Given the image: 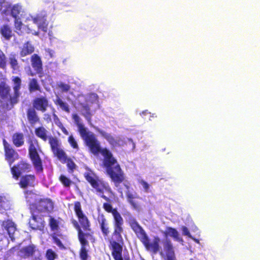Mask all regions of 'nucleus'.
Masks as SVG:
<instances>
[{"instance_id":"nucleus-1","label":"nucleus","mask_w":260,"mask_h":260,"mask_svg":"<svg viewBox=\"0 0 260 260\" xmlns=\"http://www.w3.org/2000/svg\"><path fill=\"white\" fill-rule=\"evenodd\" d=\"M81 137L92 153L96 155L101 153L103 156V167L118 191L122 194V189L119 187L125 180V175L116 158L108 149L101 147L100 142L93 134L87 132Z\"/></svg>"},{"instance_id":"nucleus-2","label":"nucleus","mask_w":260,"mask_h":260,"mask_svg":"<svg viewBox=\"0 0 260 260\" xmlns=\"http://www.w3.org/2000/svg\"><path fill=\"white\" fill-rule=\"evenodd\" d=\"M103 208L108 213L113 216V231L112 236L109 239V248L114 260H131L127 253L122 256L123 247L124 245L122 234L124 231V220L116 208H113L110 203H104Z\"/></svg>"},{"instance_id":"nucleus-3","label":"nucleus","mask_w":260,"mask_h":260,"mask_svg":"<svg viewBox=\"0 0 260 260\" xmlns=\"http://www.w3.org/2000/svg\"><path fill=\"white\" fill-rule=\"evenodd\" d=\"M129 224L147 250L150 251L153 254L159 252L164 260H177L174 247L170 240L167 239L163 241V248L160 250L159 246L160 239L158 236H155L152 242L150 243V239L146 232L135 219H132Z\"/></svg>"},{"instance_id":"nucleus-4","label":"nucleus","mask_w":260,"mask_h":260,"mask_svg":"<svg viewBox=\"0 0 260 260\" xmlns=\"http://www.w3.org/2000/svg\"><path fill=\"white\" fill-rule=\"evenodd\" d=\"M12 81L14 83L13 94L11 93L10 86L5 82L0 83V98L3 103L4 108L7 110L12 109L14 105L18 103L20 95V89L21 85L20 78L18 76L13 77Z\"/></svg>"},{"instance_id":"nucleus-5","label":"nucleus","mask_w":260,"mask_h":260,"mask_svg":"<svg viewBox=\"0 0 260 260\" xmlns=\"http://www.w3.org/2000/svg\"><path fill=\"white\" fill-rule=\"evenodd\" d=\"M29 209L31 213L32 222H30L31 228L35 230H41L44 227V221H41L39 224H36L38 220H42L41 218L38 217L35 214L42 212H51L54 209V203L49 198H42L37 200L35 203L29 204Z\"/></svg>"},{"instance_id":"nucleus-6","label":"nucleus","mask_w":260,"mask_h":260,"mask_svg":"<svg viewBox=\"0 0 260 260\" xmlns=\"http://www.w3.org/2000/svg\"><path fill=\"white\" fill-rule=\"evenodd\" d=\"M84 176L86 180L94 189L96 193L101 194V197L105 200L109 202L110 199L104 195V191L112 193L111 188L107 182H105L99 179V177L92 171L85 172Z\"/></svg>"},{"instance_id":"nucleus-7","label":"nucleus","mask_w":260,"mask_h":260,"mask_svg":"<svg viewBox=\"0 0 260 260\" xmlns=\"http://www.w3.org/2000/svg\"><path fill=\"white\" fill-rule=\"evenodd\" d=\"M73 223H74V227L77 231L78 239L81 245L79 257L81 260H87L88 257L87 248L89 247L87 240L93 243L95 242V238L94 236H92V233H85L84 231L80 229L76 221H74Z\"/></svg>"},{"instance_id":"nucleus-8","label":"nucleus","mask_w":260,"mask_h":260,"mask_svg":"<svg viewBox=\"0 0 260 260\" xmlns=\"http://www.w3.org/2000/svg\"><path fill=\"white\" fill-rule=\"evenodd\" d=\"M35 135L44 142L48 140L52 152H53L61 144L56 137L48 136L49 132L43 126H39L35 128Z\"/></svg>"},{"instance_id":"nucleus-9","label":"nucleus","mask_w":260,"mask_h":260,"mask_svg":"<svg viewBox=\"0 0 260 260\" xmlns=\"http://www.w3.org/2000/svg\"><path fill=\"white\" fill-rule=\"evenodd\" d=\"M28 154L36 171L37 172H42L43 171L42 160L35 145L32 142L29 145Z\"/></svg>"},{"instance_id":"nucleus-10","label":"nucleus","mask_w":260,"mask_h":260,"mask_svg":"<svg viewBox=\"0 0 260 260\" xmlns=\"http://www.w3.org/2000/svg\"><path fill=\"white\" fill-rule=\"evenodd\" d=\"M31 66L34 70V72L30 70L28 75L34 76L38 74L40 78L44 76L43 61L41 57L38 54H33L30 57Z\"/></svg>"},{"instance_id":"nucleus-11","label":"nucleus","mask_w":260,"mask_h":260,"mask_svg":"<svg viewBox=\"0 0 260 260\" xmlns=\"http://www.w3.org/2000/svg\"><path fill=\"white\" fill-rule=\"evenodd\" d=\"M54 156L56 157L62 163H67V166L69 172L72 173L76 169V165L71 158H68L64 150L58 146L53 152Z\"/></svg>"},{"instance_id":"nucleus-12","label":"nucleus","mask_w":260,"mask_h":260,"mask_svg":"<svg viewBox=\"0 0 260 260\" xmlns=\"http://www.w3.org/2000/svg\"><path fill=\"white\" fill-rule=\"evenodd\" d=\"M30 165L24 161H20L10 168L13 178L17 180L22 173L28 172L30 170Z\"/></svg>"},{"instance_id":"nucleus-13","label":"nucleus","mask_w":260,"mask_h":260,"mask_svg":"<svg viewBox=\"0 0 260 260\" xmlns=\"http://www.w3.org/2000/svg\"><path fill=\"white\" fill-rule=\"evenodd\" d=\"M3 145L5 159L7 161L9 166H11L18 158V153L6 140H3Z\"/></svg>"},{"instance_id":"nucleus-14","label":"nucleus","mask_w":260,"mask_h":260,"mask_svg":"<svg viewBox=\"0 0 260 260\" xmlns=\"http://www.w3.org/2000/svg\"><path fill=\"white\" fill-rule=\"evenodd\" d=\"M78 219V222L73 219L71 220V223L74 226V221H76L81 230L83 231H86V232H84L85 233H92V236H94V232L91 229V224L90 221L89 220L88 217L84 214L80 216L77 217Z\"/></svg>"},{"instance_id":"nucleus-15","label":"nucleus","mask_w":260,"mask_h":260,"mask_svg":"<svg viewBox=\"0 0 260 260\" xmlns=\"http://www.w3.org/2000/svg\"><path fill=\"white\" fill-rule=\"evenodd\" d=\"M32 107L42 113L45 112L49 106V101L46 96L37 97L32 101Z\"/></svg>"},{"instance_id":"nucleus-16","label":"nucleus","mask_w":260,"mask_h":260,"mask_svg":"<svg viewBox=\"0 0 260 260\" xmlns=\"http://www.w3.org/2000/svg\"><path fill=\"white\" fill-rule=\"evenodd\" d=\"M36 177L33 174H26L20 177L18 184L20 188L26 189L34 187L36 185Z\"/></svg>"},{"instance_id":"nucleus-17","label":"nucleus","mask_w":260,"mask_h":260,"mask_svg":"<svg viewBox=\"0 0 260 260\" xmlns=\"http://www.w3.org/2000/svg\"><path fill=\"white\" fill-rule=\"evenodd\" d=\"M27 121L31 126L41 123V120L37 112L32 107L27 108L26 110Z\"/></svg>"},{"instance_id":"nucleus-18","label":"nucleus","mask_w":260,"mask_h":260,"mask_svg":"<svg viewBox=\"0 0 260 260\" xmlns=\"http://www.w3.org/2000/svg\"><path fill=\"white\" fill-rule=\"evenodd\" d=\"M97 220L103 236L105 238L108 237L110 233V228L105 215L103 214L100 215Z\"/></svg>"},{"instance_id":"nucleus-19","label":"nucleus","mask_w":260,"mask_h":260,"mask_svg":"<svg viewBox=\"0 0 260 260\" xmlns=\"http://www.w3.org/2000/svg\"><path fill=\"white\" fill-rule=\"evenodd\" d=\"M2 225L7 231L11 240L14 241L15 240L14 234L16 231L15 223L12 220L7 219L3 221Z\"/></svg>"},{"instance_id":"nucleus-20","label":"nucleus","mask_w":260,"mask_h":260,"mask_svg":"<svg viewBox=\"0 0 260 260\" xmlns=\"http://www.w3.org/2000/svg\"><path fill=\"white\" fill-rule=\"evenodd\" d=\"M34 23L38 25L39 29L46 32L48 30V23L45 16L37 15L32 19Z\"/></svg>"},{"instance_id":"nucleus-21","label":"nucleus","mask_w":260,"mask_h":260,"mask_svg":"<svg viewBox=\"0 0 260 260\" xmlns=\"http://www.w3.org/2000/svg\"><path fill=\"white\" fill-rule=\"evenodd\" d=\"M21 9V6L18 4L14 5L8 4L6 6V9L4 10V13L7 14V12L10 11L11 16L14 19H17L19 18V15Z\"/></svg>"},{"instance_id":"nucleus-22","label":"nucleus","mask_w":260,"mask_h":260,"mask_svg":"<svg viewBox=\"0 0 260 260\" xmlns=\"http://www.w3.org/2000/svg\"><path fill=\"white\" fill-rule=\"evenodd\" d=\"M37 250L36 246L30 244L20 249V252L21 256L24 258H27L32 256Z\"/></svg>"},{"instance_id":"nucleus-23","label":"nucleus","mask_w":260,"mask_h":260,"mask_svg":"<svg viewBox=\"0 0 260 260\" xmlns=\"http://www.w3.org/2000/svg\"><path fill=\"white\" fill-rule=\"evenodd\" d=\"M35 51V47L30 41L25 42L20 48V56L21 57L31 54Z\"/></svg>"},{"instance_id":"nucleus-24","label":"nucleus","mask_w":260,"mask_h":260,"mask_svg":"<svg viewBox=\"0 0 260 260\" xmlns=\"http://www.w3.org/2000/svg\"><path fill=\"white\" fill-rule=\"evenodd\" d=\"M0 35L5 40L9 41L14 36L12 28L8 24H4L0 27Z\"/></svg>"},{"instance_id":"nucleus-25","label":"nucleus","mask_w":260,"mask_h":260,"mask_svg":"<svg viewBox=\"0 0 260 260\" xmlns=\"http://www.w3.org/2000/svg\"><path fill=\"white\" fill-rule=\"evenodd\" d=\"M51 236L53 243H54L60 249L64 250L66 249V247L61 241V239L63 240L66 239L65 235H63L60 232H58L52 233Z\"/></svg>"},{"instance_id":"nucleus-26","label":"nucleus","mask_w":260,"mask_h":260,"mask_svg":"<svg viewBox=\"0 0 260 260\" xmlns=\"http://www.w3.org/2000/svg\"><path fill=\"white\" fill-rule=\"evenodd\" d=\"M9 63L13 73H17L20 71V66L19 64L17 55L15 53L10 54L9 57Z\"/></svg>"},{"instance_id":"nucleus-27","label":"nucleus","mask_w":260,"mask_h":260,"mask_svg":"<svg viewBox=\"0 0 260 260\" xmlns=\"http://www.w3.org/2000/svg\"><path fill=\"white\" fill-rule=\"evenodd\" d=\"M72 118L78 127V131L81 137H83L86 134V132H87V131L86 128H85L84 125L81 123V118L77 114H72Z\"/></svg>"},{"instance_id":"nucleus-28","label":"nucleus","mask_w":260,"mask_h":260,"mask_svg":"<svg viewBox=\"0 0 260 260\" xmlns=\"http://www.w3.org/2000/svg\"><path fill=\"white\" fill-rule=\"evenodd\" d=\"M99 133L112 147H116L119 145V140L114 138L110 134L103 130L99 131Z\"/></svg>"},{"instance_id":"nucleus-29","label":"nucleus","mask_w":260,"mask_h":260,"mask_svg":"<svg viewBox=\"0 0 260 260\" xmlns=\"http://www.w3.org/2000/svg\"><path fill=\"white\" fill-rule=\"evenodd\" d=\"M126 196L128 202L131 204L133 208L137 211H139L141 208L140 205L136 201V199L141 198L138 196H134L129 192H126Z\"/></svg>"},{"instance_id":"nucleus-30","label":"nucleus","mask_w":260,"mask_h":260,"mask_svg":"<svg viewBox=\"0 0 260 260\" xmlns=\"http://www.w3.org/2000/svg\"><path fill=\"white\" fill-rule=\"evenodd\" d=\"M82 115L88 121L90 122L92 114L89 106L87 104L81 103Z\"/></svg>"},{"instance_id":"nucleus-31","label":"nucleus","mask_w":260,"mask_h":260,"mask_svg":"<svg viewBox=\"0 0 260 260\" xmlns=\"http://www.w3.org/2000/svg\"><path fill=\"white\" fill-rule=\"evenodd\" d=\"M29 91L31 93L35 91H41V87L36 78H31L29 80L28 84Z\"/></svg>"},{"instance_id":"nucleus-32","label":"nucleus","mask_w":260,"mask_h":260,"mask_svg":"<svg viewBox=\"0 0 260 260\" xmlns=\"http://www.w3.org/2000/svg\"><path fill=\"white\" fill-rule=\"evenodd\" d=\"M24 137L21 133H16L12 136V141L14 145L18 147H20L24 144Z\"/></svg>"},{"instance_id":"nucleus-33","label":"nucleus","mask_w":260,"mask_h":260,"mask_svg":"<svg viewBox=\"0 0 260 260\" xmlns=\"http://www.w3.org/2000/svg\"><path fill=\"white\" fill-rule=\"evenodd\" d=\"M54 103L55 105L59 106L63 111L67 113L70 112V108L68 103L63 102L58 96H57L56 99L54 101Z\"/></svg>"},{"instance_id":"nucleus-34","label":"nucleus","mask_w":260,"mask_h":260,"mask_svg":"<svg viewBox=\"0 0 260 260\" xmlns=\"http://www.w3.org/2000/svg\"><path fill=\"white\" fill-rule=\"evenodd\" d=\"M49 225L52 231H58L59 229V221L52 216L49 219Z\"/></svg>"},{"instance_id":"nucleus-35","label":"nucleus","mask_w":260,"mask_h":260,"mask_svg":"<svg viewBox=\"0 0 260 260\" xmlns=\"http://www.w3.org/2000/svg\"><path fill=\"white\" fill-rule=\"evenodd\" d=\"M59 180L64 187H70L73 182L71 179L63 175H61L59 177Z\"/></svg>"},{"instance_id":"nucleus-36","label":"nucleus","mask_w":260,"mask_h":260,"mask_svg":"<svg viewBox=\"0 0 260 260\" xmlns=\"http://www.w3.org/2000/svg\"><path fill=\"white\" fill-rule=\"evenodd\" d=\"M74 205V210L77 217L84 214L82 210L81 203L79 201L75 202Z\"/></svg>"},{"instance_id":"nucleus-37","label":"nucleus","mask_w":260,"mask_h":260,"mask_svg":"<svg viewBox=\"0 0 260 260\" xmlns=\"http://www.w3.org/2000/svg\"><path fill=\"white\" fill-rule=\"evenodd\" d=\"M166 234L175 239L178 238L179 236V234L177 231L175 229L171 227L167 228Z\"/></svg>"},{"instance_id":"nucleus-38","label":"nucleus","mask_w":260,"mask_h":260,"mask_svg":"<svg viewBox=\"0 0 260 260\" xmlns=\"http://www.w3.org/2000/svg\"><path fill=\"white\" fill-rule=\"evenodd\" d=\"M45 256L47 260H55L58 257L57 254L51 249L47 250Z\"/></svg>"},{"instance_id":"nucleus-39","label":"nucleus","mask_w":260,"mask_h":260,"mask_svg":"<svg viewBox=\"0 0 260 260\" xmlns=\"http://www.w3.org/2000/svg\"><path fill=\"white\" fill-rule=\"evenodd\" d=\"M22 23L19 20V18L15 19L14 20V27L15 31L19 35H21L22 33L21 29L22 26Z\"/></svg>"},{"instance_id":"nucleus-40","label":"nucleus","mask_w":260,"mask_h":260,"mask_svg":"<svg viewBox=\"0 0 260 260\" xmlns=\"http://www.w3.org/2000/svg\"><path fill=\"white\" fill-rule=\"evenodd\" d=\"M7 65L6 57L4 52L0 49V68L4 69Z\"/></svg>"},{"instance_id":"nucleus-41","label":"nucleus","mask_w":260,"mask_h":260,"mask_svg":"<svg viewBox=\"0 0 260 260\" xmlns=\"http://www.w3.org/2000/svg\"><path fill=\"white\" fill-rule=\"evenodd\" d=\"M68 142L73 149L76 150L79 149V147L77 142L72 135H71L69 137Z\"/></svg>"},{"instance_id":"nucleus-42","label":"nucleus","mask_w":260,"mask_h":260,"mask_svg":"<svg viewBox=\"0 0 260 260\" xmlns=\"http://www.w3.org/2000/svg\"><path fill=\"white\" fill-rule=\"evenodd\" d=\"M0 206L5 210L9 208V204L5 197H0Z\"/></svg>"},{"instance_id":"nucleus-43","label":"nucleus","mask_w":260,"mask_h":260,"mask_svg":"<svg viewBox=\"0 0 260 260\" xmlns=\"http://www.w3.org/2000/svg\"><path fill=\"white\" fill-rule=\"evenodd\" d=\"M58 87L63 92H68L70 89V86L69 84L60 83L58 85Z\"/></svg>"},{"instance_id":"nucleus-44","label":"nucleus","mask_w":260,"mask_h":260,"mask_svg":"<svg viewBox=\"0 0 260 260\" xmlns=\"http://www.w3.org/2000/svg\"><path fill=\"white\" fill-rule=\"evenodd\" d=\"M53 120L55 122V123L59 127H60L61 125H62V123L60 121L59 118L57 116V115L55 114L54 113H53Z\"/></svg>"},{"instance_id":"nucleus-45","label":"nucleus","mask_w":260,"mask_h":260,"mask_svg":"<svg viewBox=\"0 0 260 260\" xmlns=\"http://www.w3.org/2000/svg\"><path fill=\"white\" fill-rule=\"evenodd\" d=\"M182 234L184 236H186L189 238L191 237V236L190 234V232L188 229V228L185 226H183L181 228Z\"/></svg>"},{"instance_id":"nucleus-46","label":"nucleus","mask_w":260,"mask_h":260,"mask_svg":"<svg viewBox=\"0 0 260 260\" xmlns=\"http://www.w3.org/2000/svg\"><path fill=\"white\" fill-rule=\"evenodd\" d=\"M140 183L143 186L145 191L147 192L149 188V185L148 184V183L144 180H141L140 181Z\"/></svg>"},{"instance_id":"nucleus-47","label":"nucleus","mask_w":260,"mask_h":260,"mask_svg":"<svg viewBox=\"0 0 260 260\" xmlns=\"http://www.w3.org/2000/svg\"><path fill=\"white\" fill-rule=\"evenodd\" d=\"M44 119L47 122H50L51 121V115L49 114H45Z\"/></svg>"},{"instance_id":"nucleus-48","label":"nucleus","mask_w":260,"mask_h":260,"mask_svg":"<svg viewBox=\"0 0 260 260\" xmlns=\"http://www.w3.org/2000/svg\"><path fill=\"white\" fill-rule=\"evenodd\" d=\"M59 128L61 130V131L62 132V133L66 135H69V133L68 132V131L67 130V129L65 128V127L63 126V125H61Z\"/></svg>"},{"instance_id":"nucleus-49","label":"nucleus","mask_w":260,"mask_h":260,"mask_svg":"<svg viewBox=\"0 0 260 260\" xmlns=\"http://www.w3.org/2000/svg\"><path fill=\"white\" fill-rule=\"evenodd\" d=\"M32 193V192L31 191H29V190H26L24 191V194H25V198L26 199H27V196H26L27 194H30Z\"/></svg>"},{"instance_id":"nucleus-50","label":"nucleus","mask_w":260,"mask_h":260,"mask_svg":"<svg viewBox=\"0 0 260 260\" xmlns=\"http://www.w3.org/2000/svg\"><path fill=\"white\" fill-rule=\"evenodd\" d=\"M146 114H150V113L149 112H148L147 110L146 111H143L141 113V115L142 116H143V115H145Z\"/></svg>"},{"instance_id":"nucleus-51","label":"nucleus","mask_w":260,"mask_h":260,"mask_svg":"<svg viewBox=\"0 0 260 260\" xmlns=\"http://www.w3.org/2000/svg\"><path fill=\"white\" fill-rule=\"evenodd\" d=\"M125 187H126V188H128V185H125Z\"/></svg>"},{"instance_id":"nucleus-52","label":"nucleus","mask_w":260,"mask_h":260,"mask_svg":"<svg viewBox=\"0 0 260 260\" xmlns=\"http://www.w3.org/2000/svg\"><path fill=\"white\" fill-rule=\"evenodd\" d=\"M141 260H145V259H144V258H142L141 259Z\"/></svg>"}]
</instances>
